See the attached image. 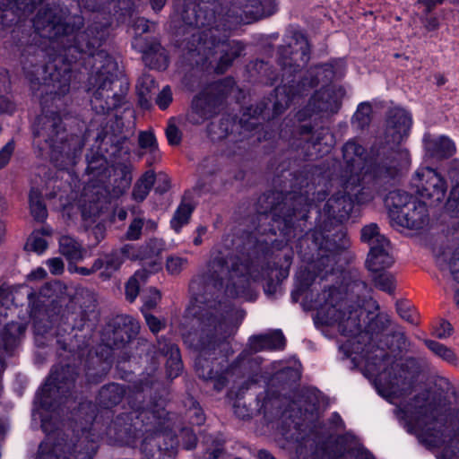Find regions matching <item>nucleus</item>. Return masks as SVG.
<instances>
[{
    "label": "nucleus",
    "instance_id": "c85d7f7f",
    "mask_svg": "<svg viewBox=\"0 0 459 459\" xmlns=\"http://www.w3.org/2000/svg\"><path fill=\"white\" fill-rule=\"evenodd\" d=\"M87 172L93 180L96 178L99 182L103 181V178L107 177L106 160L102 157L97 158L95 160H90Z\"/></svg>",
    "mask_w": 459,
    "mask_h": 459
},
{
    "label": "nucleus",
    "instance_id": "c9c22d12",
    "mask_svg": "<svg viewBox=\"0 0 459 459\" xmlns=\"http://www.w3.org/2000/svg\"><path fill=\"white\" fill-rule=\"evenodd\" d=\"M204 100L200 97L196 98L193 101V113L189 117V120L193 123L198 124L201 121L204 120L208 117L204 113L203 108Z\"/></svg>",
    "mask_w": 459,
    "mask_h": 459
},
{
    "label": "nucleus",
    "instance_id": "dca6fc26",
    "mask_svg": "<svg viewBox=\"0 0 459 459\" xmlns=\"http://www.w3.org/2000/svg\"><path fill=\"white\" fill-rule=\"evenodd\" d=\"M414 200L405 192L394 191L389 194L386 204L389 207L391 215L399 220L404 213L403 211H407Z\"/></svg>",
    "mask_w": 459,
    "mask_h": 459
},
{
    "label": "nucleus",
    "instance_id": "72a5a7b5",
    "mask_svg": "<svg viewBox=\"0 0 459 459\" xmlns=\"http://www.w3.org/2000/svg\"><path fill=\"white\" fill-rule=\"evenodd\" d=\"M161 295L160 291L156 289H150L146 293H144L143 299V307L142 308L143 312H147L146 310L152 309L157 306L160 302Z\"/></svg>",
    "mask_w": 459,
    "mask_h": 459
},
{
    "label": "nucleus",
    "instance_id": "4468645a",
    "mask_svg": "<svg viewBox=\"0 0 459 459\" xmlns=\"http://www.w3.org/2000/svg\"><path fill=\"white\" fill-rule=\"evenodd\" d=\"M364 149L356 141H349L343 146V158L346 162L351 167V171L359 169L362 171H366L368 166L370 164H376L380 162V160L376 162H366L365 158L363 157ZM392 159L391 160H393ZM383 160H381L382 161ZM385 160H389L386 159Z\"/></svg>",
    "mask_w": 459,
    "mask_h": 459
},
{
    "label": "nucleus",
    "instance_id": "13d9d810",
    "mask_svg": "<svg viewBox=\"0 0 459 459\" xmlns=\"http://www.w3.org/2000/svg\"><path fill=\"white\" fill-rule=\"evenodd\" d=\"M357 458L358 459H372V455L367 450L358 447L357 448Z\"/></svg>",
    "mask_w": 459,
    "mask_h": 459
},
{
    "label": "nucleus",
    "instance_id": "de8ad7c7",
    "mask_svg": "<svg viewBox=\"0 0 459 459\" xmlns=\"http://www.w3.org/2000/svg\"><path fill=\"white\" fill-rule=\"evenodd\" d=\"M49 25H51L53 30H56V35L69 34L74 31V26H70L67 23L63 24L59 22H55L54 20L50 22Z\"/></svg>",
    "mask_w": 459,
    "mask_h": 459
},
{
    "label": "nucleus",
    "instance_id": "f704fd0d",
    "mask_svg": "<svg viewBox=\"0 0 459 459\" xmlns=\"http://www.w3.org/2000/svg\"><path fill=\"white\" fill-rule=\"evenodd\" d=\"M100 260L102 262V267H104V270L101 272V276L105 278L109 277L121 264L119 258L116 255L107 256L104 261Z\"/></svg>",
    "mask_w": 459,
    "mask_h": 459
},
{
    "label": "nucleus",
    "instance_id": "864d4df0",
    "mask_svg": "<svg viewBox=\"0 0 459 459\" xmlns=\"http://www.w3.org/2000/svg\"><path fill=\"white\" fill-rule=\"evenodd\" d=\"M135 30L139 32H147L150 30L149 22L143 18H139L135 23Z\"/></svg>",
    "mask_w": 459,
    "mask_h": 459
},
{
    "label": "nucleus",
    "instance_id": "a19ab883",
    "mask_svg": "<svg viewBox=\"0 0 459 459\" xmlns=\"http://www.w3.org/2000/svg\"><path fill=\"white\" fill-rule=\"evenodd\" d=\"M453 328L450 323L441 321L438 325L434 328V334L437 338L446 339L452 334Z\"/></svg>",
    "mask_w": 459,
    "mask_h": 459
},
{
    "label": "nucleus",
    "instance_id": "bb28decb",
    "mask_svg": "<svg viewBox=\"0 0 459 459\" xmlns=\"http://www.w3.org/2000/svg\"><path fill=\"white\" fill-rule=\"evenodd\" d=\"M192 211L193 208L190 204L182 203L179 205L170 221L175 231L178 232L182 226L188 222Z\"/></svg>",
    "mask_w": 459,
    "mask_h": 459
},
{
    "label": "nucleus",
    "instance_id": "49530a36",
    "mask_svg": "<svg viewBox=\"0 0 459 459\" xmlns=\"http://www.w3.org/2000/svg\"><path fill=\"white\" fill-rule=\"evenodd\" d=\"M47 264L49 268V271L53 274H61L64 272V263L62 259L58 257L51 258L47 261Z\"/></svg>",
    "mask_w": 459,
    "mask_h": 459
},
{
    "label": "nucleus",
    "instance_id": "f3484780",
    "mask_svg": "<svg viewBox=\"0 0 459 459\" xmlns=\"http://www.w3.org/2000/svg\"><path fill=\"white\" fill-rule=\"evenodd\" d=\"M85 196L90 198L91 195V200H90V207L87 209L85 204H81V212L83 218L95 216L100 208L99 205L100 195H104L108 192V189L104 186L91 183L85 187Z\"/></svg>",
    "mask_w": 459,
    "mask_h": 459
},
{
    "label": "nucleus",
    "instance_id": "69168bd1",
    "mask_svg": "<svg viewBox=\"0 0 459 459\" xmlns=\"http://www.w3.org/2000/svg\"><path fill=\"white\" fill-rule=\"evenodd\" d=\"M165 3V0H152V4L154 10H160Z\"/></svg>",
    "mask_w": 459,
    "mask_h": 459
},
{
    "label": "nucleus",
    "instance_id": "774afa93",
    "mask_svg": "<svg viewBox=\"0 0 459 459\" xmlns=\"http://www.w3.org/2000/svg\"><path fill=\"white\" fill-rule=\"evenodd\" d=\"M121 184H122V188L123 189L126 188L129 186V184H130V178H127L126 176H124Z\"/></svg>",
    "mask_w": 459,
    "mask_h": 459
},
{
    "label": "nucleus",
    "instance_id": "a211bd4d",
    "mask_svg": "<svg viewBox=\"0 0 459 459\" xmlns=\"http://www.w3.org/2000/svg\"><path fill=\"white\" fill-rule=\"evenodd\" d=\"M160 263L153 262L150 265V269H143L137 271L133 277L129 279L126 286V298L130 301H134L138 295L141 281H144L149 273H154L160 270Z\"/></svg>",
    "mask_w": 459,
    "mask_h": 459
},
{
    "label": "nucleus",
    "instance_id": "79ce46f5",
    "mask_svg": "<svg viewBox=\"0 0 459 459\" xmlns=\"http://www.w3.org/2000/svg\"><path fill=\"white\" fill-rule=\"evenodd\" d=\"M172 100V93L169 87H165L157 97V104L161 109H165Z\"/></svg>",
    "mask_w": 459,
    "mask_h": 459
},
{
    "label": "nucleus",
    "instance_id": "9d476101",
    "mask_svg": "<svg viewBox=\"0 0 459 459\" xmlns=\"http://www.w3.org/2000/svg\"><path fill=\"white\" fill-rule=\"evenodd\" d=\"M96 62L100 65L97 66L96 82L98 85L97 98L103 96V91H108L118 71L117 63L105 52H99L94 56Z\"/></svg>",
    "mask_w": 459,
    "mask_h": 459
},
{
    "label": "nucleus",
    "instance_id": "4c0bfd02",
    "mask_svg": "<svg viewBox=\"0 0 459 459\" xmlns=\"http://www.w3.org/2000/svg\"><path fill=\"white\" fill-rule=\"evenodd\" d=\"M166 136L169 143L171 145H178L181 141V134L176 126V121L174 119H170L168 124Z\"/></svg>",
    "mask_w": 459,
    "mask_h": 459
},
{
    "label": "nucleus",
    "instance_id": "680f3d73",
    "mask_svg": "<svg viewBox=\"0 0 459 459\" xmlns=\"http://www.w3.org/2000/svg\"><path fill=\"white\" fill-rule=\"evenodd\" d=\"M194 413L195 414L196 420L194 421V423L200 425L204 422V418L203 415V412L199 409H195Z\"/></svg>",
    "mask_w": 459,
    "mask_h": 459
},
{
    "label": "nucleus",
    "instance_id": "a18cd8bd",
    "mask_svg": "<svg viewBox=\"0 0 459 459\" xmlns=\"http://www.w3.org/2000/svg\"><path fill=\"white\" fill-rule=\"evenodd\" d=\"M143 313L146 323L152 333H158L164 326V324L154 316L149 314L148 312Z\"/></svg>",
    "mask_w": 459,
    "mask_h": 459
},
{
    "label": "nucleus",
    "instance_id": "6ab92c4d",
    "mask_svg": "<svg viewBox=\"0 0 459 459\" xmlns=\"http://www.w3.org/2000/svg\"><path fill=\"white\" fill-rule=\"evenodd\" d=\"M205 38L202 36H198L195 39V36L193 37L192 46L189 48V52L191 56L194 58L195 56H202L208 60L210 56L212 54V48H218L221 51H225L228 48L224 43L221 45H215L214 40L208 39L207 35H204Z\"/></svg>",
    "mask_w": 459,
    "mask_h": 459
},
{
    "label": "nucleus",
    "instance_id": "052dcab7",
    "mask_svg": "<svg viewBox=\"0 0 459 459\" xmlns=\"http://www.w3.org/2000/svg\"><path fill=\"white\" fill-rule=\"evenodd\" d=\"M443 0H419L420 3H422L426 5L427 10H430L433 6L437 4H440Z\"/></svg>",
    "mask_w": 459,
    "mask_h": 459
},
{
    "label": "nucleus",
    "instance_id": "c03bdc74",
    "mask_svg": "<svg viewBox=\"0 0 459 459\" xmlns=\"http://www.w3.org/2000/svg\"><path fill=\"white\" fill-rule=\"evenodd\" d=\"M143 221L140 219H135L130 224L128 230L126 232V237L129 239H137L141 235V230L143 228Z\"/></svg>",
    "mask_w": 459,
    "mask_h": 459
},
{
    "label": "nucleus",
    "instance_id": "4d7b16f0",
    "mask_svg": "<svg viewBox=\"0 0 459 459\" xmlns=\"http://www.w3.org/2000/svg\"><path fill=\"white\" fill-rule=\"evenodd\" d=\"M439 459H459V453L446 449L439 455Z\"/></svg>",
    "mask_w": 459,
    "mask_h": 459
},
{
    "label": "nucleus",
    "instance_id": "ddd939ff",
    "mask_svg": "<svg viewBox=\"0 0 459 459\" xmlns=\"http://www.w3.org/2000/svg\"><path fill=\"white\" fill-rule=\"evenodd\" d=\"M394 263L393 256L390 254L389 243L385 246H373L369 251L367 265L368 270L377 273L390 267Z\"/></svg>",
    "mask_w": 459,
    "mask_h": 459
},
{
    "label": "nucleus",
    "instance_id": "aec40b11",
    "mask_svg": "<svg viewBox=\"0 0 459 459\" xmlns=\"http://www.w3.org/2000/svg\"><path fill=\"white\" fill-rule=\"evenodd\" d=\"M160 350L165 353V356L169 357L166 362L167 374L169 377L173 378L178 377L182 370V363L178 348L172 343L164 344V346L161 347L160 343Z\"/></svg>",
    "mask_w": 459,
    "mask_h": 459
},
{
    "label": "nucleus",
    "instance_id": "b1692460",
    "mask_svg": "<svg viewBox=\"0 0 459 459\" xmlns=\"http://www.w3.org/2000/svg\"><path fill=\"white\" fill-rule=\"evenodd\" d=\"M361 239L370 246V250H372L373 246L381 247L389 243V241L379 233L376 224H369L362 229Z\"/></svg>",
    "mask_w": 459,
    "mask_h": 459
},
{
    "label": "nucleus",
    "instance_id": "f257e3e1",
    "mask_svg": "<svg viewBox=\"0 0 459 459\" xmlns=\"http://www.w3.org/2000/svg\"><path fill=\"white\" fill-rule=\"evenodd\" d=\"M316 310V323L336 327L342 334L355 335L360 328V317L364 311L353 307L336 289L325 290L311 301Z\"/></svg>",
    "mask_w": 459,
    "mask_h": 459
},
{
    "label": "nucleus",
    "instance_id": "e433bc0d",
    "mask_svg": "<svg viewBox=\"0 0 459 459\" xmlns=\"http://www.w3.org/2000/svg\"><path fill=\"white\" fill-rule=\"evenodd\" d=\"M139 144L142 148L155 152L157 151V142L154 134L151 132H142L139 135Z\"/></svg>",
    "mask_w": 459,
    "mask_h": 459
},
{
    "label": "nucleus",
    "instance_id": "0e129e2a",
    "mask_svg": "<svg viewBox=\"0 0 459 459\" xmlns=\"http://www.w3.org/2000/svg\"><path fill=\"white\" fill-rule=\"evenodd\" d=\"M324 73H328V74H331V71L329 69V66L328 65H325V66H320V67H317L316 69V77L320 76L322 74Z\"/></svg>",
    "mask_w": 459,
    "mask_h": 459
},
{
    "label": "nucleus",
    "instance_id": "20e7f679",
    "mask_svg": "<svg viewBox=\"0 0 459 459\" xmlns=\"http://www.w3.org/2000/svg\"><path fill=\"white\" fill-rule=\"evenodd\" d=\"M203 331L207 334L208 341L207 343H202L201 354L195 361L196 371L204 379L218 378L214 388L220 390L223 386L226 377L222 376V372L219 374L218 371L214 372L213 368H210L205 356L208 355L210 350H215L216 341L213 340L215 336L224 339L232 334L237 326L231 324L228 316L219 315L217 311L203 319Z\"/></svg>",
    "mask_w": 459,
    "mask_h": 459
},
{
    "label": "nucleus",
    "instance_id": "58836bf2",
    "mask_svg": "<svg viewBox=\"0 0 459 459\" xmlns=\"http://www.w3.org/2000/svg\"><path fill=\"white\" fill-rule=\"evenodd\" d=\"M57 451H59L57 446H55L52 450H50V445L48 441H44L39 446L38 459H59L56 455Z\"/></svg>",
    "mask_w": 459,
    "mask_h": 459
},
{
    "label": "nucleus",
    "instance_id": "e2e57ef3",
    "mask_svg": "<svg viewBox=\"0 0 459 459\" xmlns=\"http://www.w3.org/2000/svg\"><path fill=\"white\" fill-rule=\"evenodd\" d=\"M297 278L298 281H299L301 289L306 288L307 286L309 285V283L307 282V278L305 277V274L303 273H299Z\"/></svg>",
    "mask_w": 459,
    "mask_h": 459
},
{
    "label": "nucleus",
    "instance_id": "338daca9",
    "mask_svg": "<svg viewBox=\"0 0 459 459\" xmlns=\"http://www.w3.org/2000/svg\"><path fill=\"white\" fill-rule=\"evenodd\" d=\"M257 459H274L268 452L266 451H259L257 455Z\"/></svg>",
    "mask_w": 459,
    "mask_h": 459
},
{
    "label": "nucleus",
    "instance_id": "412c9836",
    "mask_svg": "<svg viewBox=\"0 0 459 459\" xmlns=\"http://www.w3.org/2000/svg\"><path fill=\"white\" fill-rule=\"evenodd\" d=\"M59 251L69 261H80L86 255V251L81 244L69 236H63L59 239Z\"/></svg>",
    "mask_w": 459,
    "mask_h": 459
},
{
    "label": "nucleus",
    "instance_id": "5701e85b",
    "mask_svg": "<svg viewBox=\"0 0 459 459\" xmlns=\"http://www.w3.org/2000/svg\"><path fill=\"white\" fill-rule=\"evenodd\" d=\"M154 180L155 174L153 171L149 170L145 172L137 181L134 188V198L137 201H143L147 196L151 188L152 187Z\"/></svg>",
    "mask_w": 459,
    "mask_h": 459
},
{
    "label": "nucleus",
    "instance_id": "39448f33",
    "mask_svg": "<svg viewBox=\"0 0 459 459\" xmlns=\"http://www.w3.org/2000/svg\"><path fill=\"white\" fill-rule=\"evenodd\" d=\"M399 156V160H382L368 166L366 171L363 172L362 187L357 193H353L358 204H366L373 200L380 192L377 184L389 180L400 168L408 164L409 156L405 150H401Z\"/></svg>",
    "mask_w": 459,
    "mask_h": 459
},
{
    "label": "nucleus",
    "instance_id": "473e14b6",
    "mask_svg": "<svg viewBox=\"0 0 459 459\" xmlns=\"http://www.w3.org/2000/svg\"><path fill=\"white\" fill-rule=\"evenodd\" d=\"M371 113V107L368 103H361L359 105L356 113L354 114V123L358 124V126H364L369 122V116Z\"/></svg>",
    "mask_w": 459,
    "mask_h": 459
},
{
    "label": "nucleus",
    "instance_id": "a878e982",
    "mask_svg": "<svg viewBox=\"0 0 459 459\" xmlns=\"http://www.w3.org/2000/svg\"><path fill=\"white\" fill-rule=\"evenodd\" d=\"M377 390L383 397L393 403H395L394 399L400 395L398 380L395 379V382H386L385 380V376H380L377 381Z\"/></svg>",
    "mask_w": 459,
    "mask_h": 459
},
{
    "label": "nucleus",
    "instance_id": "5fc2aeb1",
    "mask_svg": "<svg viewBox=\"0 0 459 459\" xmlns=\"http://www.w3.org/2000/svg\"><path fill=\"white\" fill-rule=\"evenodd\" d=\"M207 231V228L204 226H200L196 229L197 236L194 238V244L195 246H199L202 244L203 239L202 236L204 235Z\"/></svg>",
    "mask_w": 459,
    "mask_h": 459
},
{
    "label": "nucleus",
    "instance_id": "2f4dec72",
    "mask_svg": "<svg viewBox=\"0 0 459 459\" xmlns=\"http://www.w3.org/2000/svg\"><path fill=\"white\" fill-rule=\"evenodd\" d=\"M374 281L376 286L384 291L390 293L394 288V276L389 273L380 272L377 275H376Z\"/></svg>",
    "mask_w": 459,
    "mask_h": 459
},
{
    "label": "nucleus",
    "instance_id": "393cba45",
    "mask_svg": "<svg viewBox=\"0 0 459 459\" xmlns=\"http://www.w3.org/2000/svg\"><path fill=\"white\" fill-rule=\"evenodd\" d=\"M30 209L31 215L37 221H43L47 218V209L41 200V193L36 189L31 188L29 195Z\"/></svg>",
    "mask_w": 459,
    "mask_h": 459
},
{
    "label": "nucleus",
    "instance_id": "4be33fe9",
    "mask_svg": "<svg viewBox=\"0 0 459 459\" xmlns=\"http://www.w3.org/2000/svg\"><path fill=\"white\" fill-rule=\"evenodd\" d=\"M51 234L52 230L49 227H43L40 230L33 231L26 242L27 250L39 255L43 254L48 246L46 237H49Z\"/></svg>",
    "mask_w": 459,
    "mask_h": 459
},
{
    "label": "nucleus",
    "instance_id": "ea45409f",
    "mask_svg": "<svg viewBox=\"0 0 459 459\" xmlns=\"http://www.w3.org/2000/svg\"><path fill=\"white\" fill-rule=\"evenodd\" d=\"M102 268V262L100 260H96L93 265L91 268L83 267V266H69V271L71 273H77L82 275H90L96 271Z\"/></svg>",
    "mask_w": 459,
    "mask_h": 459
},
{
    "label": "nucleus",
    "instance_id": "37998d69",
    "mask_svg": "<svg viewBox=\"0 0 459 459\" xmlns=\"http://www.w3.org/2000/svg\"><path fill=\"white\" fill-rule=\"evenodd\" d=\"M14 146L12 142L7 143L0 150V169L4 168L10 160V158L13 152Z\"/></svg>",
    "mask_w": 459,
    "mask_h": 459
},
{
    "label": "nucleus",
    "instance_id": "2eb2a0df",
    "mask_svg": "<svg viewBox=\"0 0 459 459\" xmlns=\"http://www.w3.org/2000/svg\"><path fill=\"white\" fill-rule=\"evenodd\" d=\"M426 150L434 156L447 157L455 152V143L446 136L426 134L423 138Z\"/></svg>",
    "mask_w": 459,
    "mask_h": 459
},
{
    "label": "nucleus",
    "instance_id": "cd10ccee",
    "mask_svg": "<svg viewBox=\"0 0 459 459\" xmlns=\"http://www.w3.org/2000/svg\"><path fill=\"white\" fill-rule=\"evenodd\" d=\"M313 105L319 111L333 112L337 108L338 103L334 100L328 91H325L321 93V96L313 97Z\"/></svg>",
    "mask_w": 459,
    "mask_h": 459
},
{
    "label": "nucleus",
    "instance_id": "9b49d317",
    "mask_svg": "<svg viewBox=\"0 0 459 459\" xmlns=\"http://www.w3.org/2000/svg\"><path fill=\"white\" fill-rule=\"evenodd\" d=\"M285 339L281 331L275 330L265 334L252 336L248 340V346L252 351L264 350H277L283 348Z\"/></svg>",
    "mask_w": 459,
    "mask_h": 459
},
{
    "label": "nucleus",
    "instance_id": "3c124183",
    "mask_svg": "<svg viewBox=\"0 0 459 459\" xmlns=\"http://www.w3.org/2000/svg\"><path fill=\"white\" fill-rule=\"evenodd\" d=\"M316 401H317V396L316 394H312L306 397L305 403H307V405L305 407V414L307 412H313L314 410H316Z\"/></svg>",
    "mask_w": 459,
    "mask_h": 459
},
{
    "label": "nucleus",
    "instance_id": "603ef678",
    "mask_svg": "<svg viewBox=\"0 0 459 459\" xmlns=\"http://www.w3.org/2000/svg\"><path fill=\"white\" fill-rule=\"evenodd\" d=\"M46 275H47V273H46L45 269H43L42 267H39L36 270L32 271L28 275V279L29 280H42L45 278Z\"/></svg>",
    "mask_w": 459,
    "mask_h": 459
},
{
    "label": "nucleus",
    "instance_id": "7ed1b4c3",
    "mask_svg": "<svg viewBox=\"0 0 459 459\" xmlns=\"http://www.w3.org/2000/svg\"><path fill=\"white\" fill-rule=\"evenodd\" d=\"M401 423L410 433L429 447L439 446L441 434L436 429L430 408L417 398L413 403L400 404L396 411Z\"/></svg>",
    "mask_w": 459,
    "mask_h": 459
},
{
    "label": "nucleus",
    "instance_id": "8fccbe9b",
    "mask_svg": "<svg viewBox=\"0 0 459 459\" xmlns=\"http://www.w3.org/2000/svg\"><path fill=\"white\" fill-rule=\"evenodd\" d=\"M333 258L330 256L323 257L319 262V266H324V269H319V276L321 279L325 278L329 272H332Z\"/></svg>",
    "mask_w": 459,
    "mask_h": 459
},
{
    "label": "nucleus",
    "instance_id": "6e6d98bb",
    "mask_svg": "<svg viewBox=\"0 0 459 459\" xmlns=\"http://www.w3.org/2000/svg\"><path fill=\"white\" fill-rule=\"evenodd\" d=\"M185 435L188 437V441L185 446L186 449H192L196 444V437L192 432L189 431H186Z\"/></svg>",
    "mask_w": 459,
    "mask_h": 459
},
{
    "label": "nucleus",
    "instance_id": "f03ea898",
    "mask_svg": "<svg viewBox=\"0 0 459 459\" xmlns=\"http://www.w3.org/2000/svg\"><path fill=\"white\" fill-rule=\"evenodd\" d=\"M211 277L220 287H225V292L229 297H243L250 285V281L260 279L255 266L247 264H238L237 261H224L218 256H213L210 264Z\"/></svg>",
    "mask_w": 459,
    "mask_h": 459
},
{
    "label": "nucleus",
    "instance_id": "bf43d9fd",
    "mask_svg": "<svg viewBox=\"0 0 459 459\" xmlns=\"http://www.w3.org/2000/svg\"><path fill=\"white\" fill-rule=\"evenodd\" d=\"M121 391L120 387L117 385H110L107 388L103 389L101 392L102 396H106V393H119Z\"/></svg>",
    "mask_w": 459,
    "mask_h": 459
},
{
    "label": "nucleus",
    "instance_id": "1a4fd4ad",
    "mask_svg": "<svg viewBox=\"0 0 459 459\" xmlns=\"http://www.w3.org/2000/svg\"><path fill=\"white\" fill-rule=\"evenodd\" d=\"M359 179L358 177L351 176L345 183V191L348 196H334L330 198L325 206V215L329 219L333 218L338 222L346 221L353 208V201L350 195L354 192V188Z\"/></svg>",
    "mask_w": 459,
    "mask_h": 459
},
{
    "label": "nucleus",
    "instance_id": "423d86ee",
    "mask_svg": "<svg viewBox=\"0 0 459 459\" xmlns=\"http://www.w3.org/2000/svg\"><path fill=\"white\" fill-rule=\"evenodd\" d=\"M294 50L291 52V56L290 58H285L282 62L284 74L286 77L284 80L289 85L284 84L281 87H278L276 89V95L278 98V101L275 105V108L278 109V107L287 106L290 100L294 98L295 95L302 92L301 88L303 89L306 85V82L297 83L294 80H289L288 74L290 73L292 67V61L295 62V65L299 67L307 64L309 59V47L307 40L304 37H300L299 39L296 40Z\"/></svg>",
    "mask_w": 459,
    "mask_h": 459
},
{
    "label": "nucleus",
    "instance_id": "0eeeda50",
    "mask_svg": "<svg viewBox=\"0 0 459 459\" xmlns=\"http://www.w3.org/2000/svg\"><path fill=\"white\" fill-rule=\"evenodd\" d=\"M412 184L419 195L433 205L442 202L446 196V185L441 176L432 169H418L412 179Z\"/></svg>",
    "mask_w": 459,
    "mask_h": 459
},
{
    "label": "nucleus",
    "instance_id": "6e6552de",
    "mask_svg": "<svg viewBox=\"0 0 459 459\" xmlns=\"http://www.w3.org/2000/svg\"><path fill=\"white\" fill-rule=\"evenodd\" d=\"M411 123V116L408 111L399 107L391 108L385 128L386 143L394 145L403 143L409 135Z\"/></svg>",
    "mask_w": 459,
    "mask_h": 459
},
{
    "label": "nucleus",
    "instance_id": "7c9ffc66",
    "mask_svg": "<svg viewBox=\"0 0 459 459\" xmlns=\"http://www.w3.org/2000/svg\"><path fill=\"white\" fill-rule=\"evenodd\" d=\"M426 345L432 352L445 360L452 361L455 358L453 351L439 342L435 341H427Z\"/></svg>",
    "mask_w": 459,
    "mask_h": 459
},
{
    "label": "nucleus",
    "instance_id": "f8f14e48",
    "mask_svg": "<svg viewBox=\"0 0 459 459\" xmlns=\"http://www.w3.org/2000/svg\"><path fill=\"white\" fill-rule=\"evenodd\" d=\"M399 219L402 225L410 229H420L428 221V211L426 204L414 200L407 211Z\"/></svg>",
    "mask_w": 459,
    "mask_h": 459
},
{
    "label": "nucleus",
    "instance_id": "09e8293b",
    "mask_svg": "<svg viewBox=\"0 0 459 459\" xmlns=\"http://www.w3.org/2000/svg\"><path fill=\"white\" fill-rule=\"evenodd\" d=\"M397 311H398L399 315L401 316V317L403 318L404 320L411 322V323H415V319L412 315V310L409 305L398 304Z\"/></svg>",
    "mask_w": 459,
    "mask_h": 459
},
{
    "label": "nucleus",
    "instance_id": "c756f323",
    "mask_svg": "<svg viewBox=\"0 0 459 459\" xmlns=\"http://www.w3.org/2000/svg\"><path fill=\"white\" fill-rule=\"evenodd\" d=\"M186 258L172 255L167 259L166 269L169 274L178 275L186 268Z\"/></svg>",
    "mask_w": 459,
    "mask_h": 459
}]
</instances>
